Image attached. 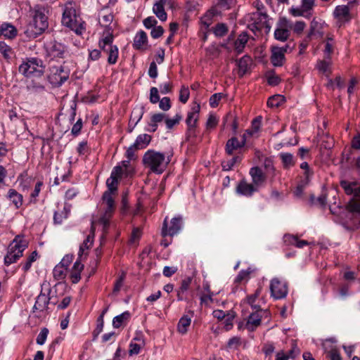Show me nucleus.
Returning <instances> with one entry per match:
<instances>
[{"label": "nucleus", "instance_id": "38", "mask_svg": "<svg viewBox=\"0 0 360 360\" xmlns=\"http://www.w3.org/2000/svg\"><path fill=\"white\" fill-rule=\"evenodd\" d=\"M143 115V107L134 108L131 112L130 122H134V125H136L138 124V122L141 120Z\"/></svg>", "mask_w": 360, "mask_h": 360}, {"label": "nucleus", "instance_id": "10", "mask_svg": "<svg viewBox=\"0 0 360 360\" xmlns=\"http://www.w3.org/2000/svg\"><path fill=\"white\" fill-rule=\"evenodd\" d=\"M264 313L265 311H263L262 309L253 310V311L248 316L247 320L238 323V329H246L248 331H254L260 326L262 314Z\"/></svg>", "mask_w": 360, "mask_h": 360}, {"label": "nucleus", "instance_id": "40", "mask_svg": "<svg viewBox=\"0 0 360 360\" xmlns=\"http://www.w3.org/2000/svg\"><path fill=\"white\" fill-rule=\"evenodd\" d=\"M120 179L112 176H110L106 181V186L108 187L107 191H110V193H113L117 189L118 180Z\"/></svg>", "mask_w": 360, "mask_h": 360}, {"label": "nucleus", "instance_id": "41", "mask_svg": "<svg viewBox=\"0 0 360 360\" xmlns=\"http://www.w3.org/2000/svg\"><path fill=\"white\" fill-rule=\"evenodd\" d=\"M228 32V27L224 23H218L214 28L213 32L216 37L224 36Z\"/></svg>", "mask_w": 360, "mask_h": 360}, {"label": "nucleus", "instance_id": "24", "mask_svg": "<svg viewBox=\"0 0 360 360\" xmlns=\"http://www.w3.org/2000/svg\"><path fill=\"white\" fill-rule=\"evenodd\" d=\"M16 34L17 30L11 24L4 22L0 25V37L4 35L5 37L12 39Z\"/></svg>", "mask_w": 360, "mask_h": 360}, {"label": "nucleus", "instance_id": "47", "mask_svg": "<svg viewBox=\"0 0 360 360\" xmlns=\"http://www.w3.org/2000/svg\"><path fill=\"white\" fill-rule=\"evenodd\" d=\"M70 71L68 70H65L64 66H60L59 70H58V75L60 77V84H62L64 83L69 77Z\"/></svg>", "mask_w": 360, "mask_h": 360}, {"label": "nucleus", "instance_id": "29", "mask_svg": "<svg viewBox=\"0 0 360 360\" xmlns=\"http://www.w3.org/2000/svg\"><path fill=\"white\" fill-rule=\"evenodd\" d=\"M238 67L239 69V73L240 76H243L246 73L250 68L251 63V58L248 56H244L240 60L237 61Z\"/></svg>", "mask_w": 360, "mask_h": 360}, {"label": "nucleus", "instance_id": "56", "mask_svg": "<svg viewBox=\"0 0 360 360\" xmlns=\"http://www.w3.org/2000/svg\"><path fill=\"white\" fill-rule=\"evenodd\" d=\"M234 314L233 312L229 313L226 314L224 318V327L226 330H230L233 326V319L234 318Z\"/></svg>", "mask_w": 360, "mask_h": 360}, {"label": "nucleus", "instance_id": "6", "mask_svg": "<svg viewBox=\"0 0 360 360\" xmlns=\"http://www.w3.org/2000/svg\"><path fill=\"white\" fill-rule=\"evenodd\" d=\"M27 243L19 236H16L8 246V250L4 257V264L6 266L15 262L22 256L23 251L26 249Z\"/></svg>", "mask_w": 360, "mask_h": 360}, {"label": "nucleus", "instance_id": "1", "mask_svg": "<svg viewBox=\"0 0 360 360\" xmlns=\"http://www.w3.org/2000/svg\"><path fill=\"white\" fill-rule=\"evenodd\" d=\"M172 156V151L163 153L155 150H148L143 156L142 162L150 172L160 174L166 169Z\"/></svg>", "mask_w": 360, "mask_h": 360}, {"label": "nucleus", "instance_id": "62", "mask_svg": "<svg viewBox=\"0 0 360 360\" xmlns=\"http://www.w3.org/2000/svg\"><path fill=\"white\" fill-rule=\"evenodd\" d=\"M163 32H164V30L162 28V27L161 26H155V27H153V29L151 30V32H150V34H151V37L154 39H158L159 38L160 36H162V34H163Z\"/></svg>", "mask_w": 360, "mask_h": 360}, {"label": "nucleus", "instance_id": "63", "mask_svg": "<svg viewBox=\"0 0 360 360\" xmlns=\"http://www.w3.org/2000/svg\"><path fill=\"white\" fill-rule=\"evenodd\" d=\"M217 122H218V120H217V117L214 116V115H210V116L207 119V123H206V127H207V128H210V129L214 128L217 126Z\"/></svg>", "mask_w": 360, "mask_h": 360}, {"label": "nucleus", "instance_id": "54", "mask_svg": "<svg viewBox=\"0 0 360 360\" xmlns=\"http://www.w3.org/2000/svg\"><path fill=\"white\" fill-rule=\"evenodd\" d=\"M222 97L223 94L221 93H217L213 94L210 98V106L212 108H216L218 105L219 102Z\"/></svg>", "mask_w": 360, "mask_h": 360}, {"label": "nucleus", "instance_id": "36", "mask_svg": "<svg viewBox=\"0 0 360 360\" xmlns=\"http://www.w3.org/2000/svg\"><path fill=\"white\" fill-rule=\"evenodd\" d=\"M262 292V288L259 287L254 294L247 297L248 303L252 307L253 310L261 309L259 306L255 304L256 299L259 297Z\"/></svg>", "mask_w": 360, "mask_h": 360}, {"label": "nucleus", "instance_id": "19", "mask_svg": "<svg viewBox=\"0 0 360 360\" xmlns=\"http://www.w3.org/2000/svg\"><path fill=\"white\" fill-rule=\"evenodd\" d=\"M255 191H257V188L245 181H241L236 187L237 193L248 197L251 196Z\"/></svg>", "mask_w": 360, "mask_h": 360}, {"label": "nucleus", "instance_id": "33", "mask_svg": "<svg viewBox=\"0 0 360 360\" xmlns=\"http://www.w3.org/2000/svg\"><path fill=\"white\" fill-rule=\"evenodd\" d=\"M280 158L285 169H288L295 164L294 156L291 153H281L280 154Z\"/></svg>", "mask_w": 360, "mask_h": 360}, {"label": "nucleus", "instance_id": "35", "mask_svg": "<svg viewBox=\"0 0 360 360\" xmlns=\"http://www.w3.org/2000/svg\"><path fill=\"white\" fill-rule=\"evenodd\" d=\"M284 102V97L281 95H274L268 99L267 105L271 108H278Z\"/></svg>", "mask_w": 360, "mask_h": 360}, {"label": "nucleus", "instance_id": "17", "mask_svg": "<svg viewBox=\"0 0 360 360\" xmlns=\"http://www.w3.org/2000/svg\"><path fill=\"white\" fill-rule=\"evenodd\" d=\"M131 318L129 311H125L120 315L115 316L112 319V326L115 329L123 328L127 326Z\"/></svg>", "mask_w": 360, "mask_h": 360}, {"label": "nucleus", "instance_id": "51", "mask_svg": "<svg viewBox=\"0 0 360 360\" xmlns=\"http://www.w3.org/2000/svg\"><path fill=\"white\" fill-rule=\"evenodd\" d=\"M93 243V238L89 235L79 248V255H82L84 250L89 249Z\"/></svg>", "mask_w": 360, "mask_h": 360}, {"label": "nucleus", "instance_id": "59", "mask_svg": "<svg viewBox=\"0 0 360 360\" xmlns=\"http://www.w3.org/2000/svg\"><path fill=\"white\" fill-rule=\"evenodd\" d=\"M314 6V0H302L301 7L305 12L311 10Z\"/></svg>", "mask_w": 360, "mask_h": 360}, {"label": "nucleus", "instance_id": "37", "mask_svg": "<svg viewBox=\"0 0 360 360\" xmlns=\"http://www.w3.org/2000/svg\"><path fill=\"white\" fill-rule=\"evenodd\" d=\"M66 273V268L59 264H57L53 270V277L56 280H63V278H65Z\"/></svg>", "mask_w": 360, "mask_h": 360}, {"label": "nucleus", "instance_id": "28", "mask_svg": "<svg viewBox=\"0 0 360 360\" xmlns=\"http://www.w3.org/2000/svg\"><path fill=\"white\" fill-rule=\"evenodd\" d=\"M147 34L143 31L139 32L134 39L133 46L136 49H141L143 46L147 42Z\"/></svg>", "mask_w": 360, "mask_h": 360}, {"label": "nucleus", "instance_id": "39", "mask_svg": "<svg viewBox=\"0 0 360 360\" xmlns=\"http://www.w3.org/2000/svg\"><path fill=\"white\" fill-rule=\"evenodd\" d=\"M212 17V13H207L201 18L202 29H204L205 31L209 30V27L213 22Z\"/></svg>", "mask_w": 360, "mask_h": 360}, {"label": "nucleus", "instance_id": "61", "mask_svg": "<svg viewBox=\"0 0 360 360\" xmlns=\"http://www.w3.org/2000/svg\"><path fill=\"white\" fill-rule=\"evenodd\" d=\"M148 75L153 79L158 77V67L155 61L151 62L150 64Z\"/></svg>", "mask_w": 360, "mask_h": 360}, {"label": "nucleus", "instance_id": "8", "mask_svg": "<svg viewBox=\"0 0 360 360\" xmlns=\"http://www.w3.org/2000/svg\"><path fill=\"white\" fill-rule=\"evenodd\" d=\"M113 193L105 191L103 195V200L106 205L103 215L99 219L98 222L103 226V231L106 232L110 224V219L115 210V201Z\"/></svg>", "mask_w": 360, "mask_h": 360}, {"label": "nucleus", "instance_id": "27", "mask_svg": "<svg viewBox=\"0 0 360 360\" xmlns=\"http://www.w3.org/2000/svg\"><path fill=\"white\" fill-rule=\"evenodd\" d=\"M200 105L197 104L192 108L191 112H189L186 118L187 126L191 129V125H195L198 120V113L200 112Z\"/></svg>", "mask_w": 360, "mask_h": 360}, {"label": "nucleus", "instance_id": "25", "mask_svg": "<svg viewBox=\"0 0 360 360\" xmlns=\"http://www.w3.org/2000/svg\"><path fill=\"white\" fill-rule=\"evenodd\" d=\"M334 16L341 20H349V9L347 6H338L334 11Z\"/></svg>", "mask_w": 360, "mask_h": 360}, {"label": "nucleus", "instance_id": "52", "mask_svg": "<svg viewBox=\"0 0 360 360\" xmlns=\"http://www.w3.org/2000/svg\"><path fill=\"white\" fill-rule=\"evenodd\" d=\"M159 107L164 111H167L171 108L170 99L169 97H164L159 101Z\"/></svg>", "mask_w": 360, "mask_h": 360}, {"label": "nucleus", "instance_id": "13", "mask_svg": "<svg viewBox=\"0 0 360 360\" xmlns=\"http://www.w3.org/2000/svg\"><path fill=\"white\" fill-rule=\"evenodd\" d=\"M252 20L253 22L252 23L251 28L252 30L255 29L256 30H262V29H265L266 32H269L271 30V25L269 22L268 15L265 13L262 12H256L253 13L252 17Z\"/></svg>", "mask_w": 360, "mask_h": 360}, {"label": "nucleus", "instance_id": "18", "mask_svg": "<svg viewBox=\"0 0 360 360\" xmlns=\"http://www.w3.org/2000/svg\"><path fill=\"white\" fill-rule=\"evenodd\" d=\"M245 144V134L243 135V140L240 142L237 138L233 137L229 139L226 144V152L229 155H232L233 151L238 148L243 147Z\"/></svg>", "mask_w": 360, "mask_h": 360}, {"label": "nucleus", "instance_id": "15", "mask_svg": "<svg viewBox=\"0 0 360 360\" xmlns=\"http://www.w3.org/2000/svg\"><path fill=\"white\" fill-rule=\"evenodd\" d=\"M181 228V219L180 217L173 218L171 221V225L167 228L166 219L165 220L162 229V236H173L179 233Z\"/></svg>", "mask_w": 360, "mask_h": 360}, {"label": "nucleus", "instance_id": "2", "mask_svg": "<svg viewBox=\"0 0 360 360\" xmlns=\"http://www.w3.org/2000/svg\"><path fill=\"white\" fill-rule=\"evenodd\" d=\"M61 6L63 10V25L73 30L76 34H81L85 30V24L77 15L75 2L68 0Z\"/></svg>", "mask_w": 360, "mask_h": 360}, {"label": "nucleus", "instance_id": "12", "mask_svg": "<svg viewBox=\"0 0 360 360\" xmlns=\"http://www.w3.org/2000/svg\"><path fill=\"white\" fill-rule=\"evenodd\" d=\"M270 290L271 296L278 300L286 297L288 294V288L285 282L278 278H274L270 283Z\"/></svg>", "mask_w": 360, "mask_h": 360}, {"label": "nucleus", "instance_id": "42", "mask_svg": "<svg viewBox=\"0 0 360 360\" xmlns=\"http://www.w3.org/2000/svg\"><path fill=\"white\" fill-rule=\"evenodd\" d=\"M240 158L239 156L233 157L231 159L224 161L221 163V166L224 170L229 171L232 169L234 165L240 161Z\"/></svg>", "mask_w": 360, "mask_h": 360}, {"label": "nucleus", "instance_id": "16", "mask_svg": "<svg viewBox=\"0 0 360 360\" xmlns=\"http://www.w3.org/2000/svg\"><path fill=\"white\" fill-rule=\"evenodd\" d=\"M51 293V289H48V294L43 292L42 291L37 297L35 304L33 307V311H43L48 308V305L50 303L51 297L49 296Z\"/></svg>", "mask_w": 360, "mask_h": 360}, {"label": "nucleus", "instance_id": "31", "mask_svg": "<svg viewBox=\"0 0 360 360\" xmlns=\"http://www.w3.org/2000/svg\"><path fill=\"white\" fill-rule=\"evenodd\" d=\"M323 33L322 32V24L316 20H312L310 26V31L308 34V37L317 36L318 37H322Z\"/></svg>", "mask_w": 360, "mask_h": 360}, {"label": "nucleus", "instance_id": "4", "mask_svg": "<svg viewBox=\"0 0 360 360\" xmlns=\"http://www.w3.org/2000/svg\"><path fill=\"white\" fill-rule=\"evenodd\" d=\"M341 186L348 195H353V198L349 201V207L353 212L355 218L360 217V186H358L356 182L341 181Z\"/></svg>", "mask_w": 360, "mask_h": 360}, {"label": "nucleus", "instance_id": "49", "mask_svg": "<svg viewBox=\"0 0 360 360\" xmlns=\"http://www.w3.org/2000/svg\"><path fill=\"white\" fill-rule=\"evenodd\" d=\"M126 274L125 272H122V274L119 276L117 279L115 281L113 291L114 292H117L120 290L121 288L123 285L124 281L125 279Z\"/></svg>", "mask_w": 360, "mask_h": 360}, {"label": "nucleus", "instance_id": "23", "mask_svg": "<svg viewBox=\"0 0 360 360\" xmlns=\"http://www.w3.org/2000/svg\"><path fill=\"white\" fill-rule=\"evenodd\" d=\"M284 243L286 245H295L298 248H302L306 245H309V243L304 240H299L297 236L285 234L283 237Z\"/></svg>", "mask_w": 360, "mask_h": 360}, {"label": "nucleus", "instance_id": "7", "mask_svg": "<svg viewBox=\"0 0 360 360\" xmlns=\"http://www.w3.org/2000/svg\"><path fill=\"white\" fill-rule=\"evenodd\" d=\"M112 33L108 30L98 43L99 48L108 56V63L110 65L116 63L118 58V48L112 44Z\"/></svg>", "mask_w": 360, "mask_h": 360}, {"label": "nucleus", "instance_id": "57", "mask_svg": "<svg viewBox=\"0 0 360 360\" xmlns=\"http://www.w3.org/2000/svg\"><path fill=\"white\" fill-rule=\"evenodd\" d=\"M206 290L207 291V294L202 295L200 297V302L201 304H207L209 302H212V295H214L213 292H211L209 289V286L206 288Z\"/></svg>", "mask_w": 360, "mask_h": 360}, {"label": "nucleus", "instance_id": "32", "mask_svg": "<svg viewBox=\"0 0 360 360\" xmlns=\"http://www.w3.org/2000/svg\"><path fill=\"white\" fill-rule=\"evenodd\" d=\"M8 198L17 208L20 207L22 204V195L14 189H9Z\"/></svg>", "mask_w": 360, "mask_h": 360}, {"label": "nucleus", "instance_id": "53", "mask_svg": "<svg viewBox=\"0 0 360 360\" xmlns=\"http://www.w3.org/2000/svg\"><path fill=\"white\" fill-rule=\"evenodd\" d=\"M0 52L5 58H10L11 49L4 41H0Z\"/></svg>", "mask_w": 360, "mask_h": 360}, {"label": "nucleus", "instance_id": "60", "mask_svg": "<svg viewBox=\"0 0 360 360\" xmlns=\"http://www.w3.org/2000/svg\"><path fill=\"white\" fill-rule=\"evenodd\" d=\"M158 21L153 16H149L143 20V25L148 29L155 27Z\"/></svg>", "mask_w": 360, "mask_h": 360}, {"label": "nucleus", "instance_id": "44", "mask_svg": "<svg viewBox=\"0 0 360 360\" xmlns=\"http://www.w3.org/2000/svg\"><path fill=\"white\" fill-rule=\"evenodd\" d=\"M266 77L267 82L271 86H276L281 82V78L274 72H269Z\"/></svg>", "mask_w": 360, "mask_h": 360}, {"label": "nucleus", "instance_id": "11", "mask_svg": "<svg viewBox=\"0 0 360 360\" xmlns=\"http://www.w3.org/2000/svg\"><path fill=\"white\" fill-rule=\"evenodd\" d=\"M292 28V22L285 18H281L277 23V27L274 32L276 39L285 41L290 36V30Z\"/></svg>", "mask_w": 360, "mask_h": 360}, {"label": "nucleus", "instance_id": "34", "mask_svg": "<svg viewBox=\"0 0 360 360\" xmlns=\"http://www.w3.org/2000/svg\"><path fill=\"white\" fill-rule=\"evenodd\" d=\"M191 319L184 316L179 321L178 330L181 335H184L191 325Z\"/></svg>", "mask_w": 360, "mask_h": 360}, {"label": "nucleus", "instance_id": "20", "mask_svg": "<svg viewBox=\"0 0 360 360\" xmlns=\"http://www.w3.org/2000/svg\"><path fill=\"white\" fill-rule=\"evenodd\" d=\"M285 60V56H283L282 51L280 49H271V62L275 67H281L283 65Z\"/></svg>", "mask_w": 360, "mask_h": 360}, {"label": "nucleus", "instance_id": "43", "mask_svg": "<svg viewBox=\"0 0 360 360\" xmlns=\"http://www.w3.org/2000/svg\"><path fill=\"white\" fill-rule=\"evenodd\" d=\"M99 17V22L103 27H108L113 20L112 13L101 14Z\"/></svg>", "mask_w": 360, "mask_h": 360}, {"label": "nucleus", "instance_id": "50", "mask_svg": "<svg viewBox=\"0 0 360 360\" xmlns=\"http://www.w3.org/2000/svg\"><path fill=\"white\" fill-rule=\"evenodd\" d=\"M306 27V23L304 21H297L295 24L292 22V28L294 32L301 34Z\"/></svg>", "mask_w": 360, "mask_h": 360}, {"label": "nucleus", "instance_id": "9", "mask_svg": "<svg viewBox=\"0 0 360 360\" xmlns=\"http://www.w3.org/2000/svg\"><path fill=\"white\" fill-rule=\"evenodd\" d=\"M46 55L51 60L57 61L65 59L68 56L67 47L61 43L53 41L46 46Z\"/></svg>", "mask_w": 360, "mask_h": 360}, {"label": "nucleus", "instance_id": "22", "mask_svg": "<svg viewBox=\"0 0 360 360\" xmlns=\"http://www.w3.org/2000/svg\"><path fill=\"white\" fill-rule=\"evenodd\" d=\"M250 174L252 177V182L256 186L262 184L266 179V176L263 172L258 167L251 168L250 170Z\"/></svg>", "mask_w": 360, "mask_h": 360}, {"label": "nucleus", "instance_id": "5", "mask_svg": "<svg viewBox=\"0 0 360 360\" xmlns=\"http://www.w3.org/2000/svg\"><path fill=\"white\" fill-rule=\"evenodd\" d=\"M43 61L38 58H29L19 66V72L27 77H40L44 72Z\"/></svg>", "mask_w": 360, "mask_h": 360}, {"label": "nucleus", "instance_id": "14", "mask_svg": "<svg viewBox=\"0 0 360 360\" xmlns=\"http://www.w3.org/2000/svg\"><path fill=\"white\" fill-rule=\"evenodd\" d=\"M248 40V34L246 32H243L238 36L236 39L233 41L231 46H229V44L227 45H224L223 46L230 51L231 49L234 50L237 54H240L243 53Z\"/></svg>", "mask_w": 360, "mask_h": 360}, {"label": "nucleus", "instance_id": "58", "mask_svg": "<svg viewBox=\"0 0 360 360\" xmlns=\"http://www.w3.org/2000/svg\"><path fill=\"white\" fill-rule=\"evenodd\" d=\"M300 353V349L297 347L295 341L292 343V348L288 352V356L290 359H295Z\"/></svg>", "mask_w": 360, "mask_h": 360}, {"label": "nucleus", "instance_id": "30", "mask_svg": "<svg viewBox=\"0 0 360 360\" xmlns=\"http://www.w3.org/2000/svg\"><path fill=\"white\" fill-rule=\"evenodd\" d=\"M150 141L151 136L148 134H143L137 136L134 144V146H136V148L143 149L150 143Z\"/></svg>", "mask_w": 360, "mask_h": 360}, {"label": "nucleus", "instance_id": "26", "mask_svg": "<svg viewBox=\"0 0 360 360\" xmlns=\"http://www.w3.org/2000/svg\"><path fill=\"white\" fill-rule=\"evenodd\" d=\"M331 59L323 58L317 63L316 67L320 72L328 77L332 72L331 70Z\"/></svg>", "mask_w": 360, "mask_h": 360}, {"label": "nucleus", "instance_id": "55", "mask_svg": "<svg viewBox=\"0 0 360 360\" xmlns=\"http://www.w3.org/2000/svg\"><path fill=\"white\" fill-rule=\"evenodd\" d=\"M160 101L158 89L156 87H151L150 90V101L155 104Z\"/></svg>", "mask_w": 360, "mask_h": 360}, {"label": "nucleus", "instance_id": "21", "mask_svg": "<svg viewBox=\"0 0 360 360\" xmlns=\"http://www.w3.org/2000/svg\"><path fill=\"white\" fill-rule=\"evenodd\" d=\"M167 2V0H160L159 1L156 2L153 7V13L161 21H165L167 18V15L164 8V6Z\"/></svg>", "mask_w": 360, "mask_h": 360}, {"label": "nucleus", "instance_id": "3", "mask_svg": "<svg viewBox=\"0 0 360 360\" xmlns=\"http://www.w3.org/2000/svg\"><path fill=\"white\" fill-rule=\"evenodd\" d=\"M48 18L41 9L35 10L33 20L30 23L27 32L29 37L36 38L48 27Z\"/></svg>", "mask_w": 360, "mask_h": 360}, {"label": "nucleus", "instance_id": "46", "mask_svg": "<svg viewBox=\"0 0 360 360\" xmlns=\"http://www.w3.org/2000/svg\"><path fill=\"white\" fill-rule=\"evenodd\" d=\"M334 51V43H331L328 41H326L324 49V58L327 59H331V55Z\"/></svg>", "mask_w": 360, "mask_h": 360}, {"label": "nucleus", "instance_id": "45", "mask_svg": "<svg viewBox=\"0 0 360 360\" xmlns=\"http://www.w3.org/2000/svg\"><path fill=\"white\" fill-rule=\"evenodd\" d=\"M181 117H182L181 115L176 114L175 115V117L172 119H169V118L166 119L165 124H166L167 129H172L174 125L179 124V122L181 120Z\"/></svg>", "mask_w": 360, "mask_h": 360}, {"label": "nucleus", "instance_id": "48", "mask_svg": "<svg viewBox=\"0 0 360 360\" xmlns=\"http://www.w3.org/2000/svg\"><path fill=\"white\" fill-rule=\"evenodd\" d=\"M189 96L190 92L188 87L183 86L180 90L179 101L183 103H186L189 98Z\"/></svg>", "mask_w": 360, "mask_h": 360}, {"label": "nucleus", "instance_id": "64", "mask_svg": "<svg viewBox=\"0 0 360 360\" xmlns=\"http://www.w3.org/2000/svg\"><path fill=\"white\" fill-rule=\"evenodd\" d=\"M328 355L330 360H341L339 352L335 348L331 349Z\"/></svg>", "mask_w": 360, "mask_h": 360}]
</instances>
